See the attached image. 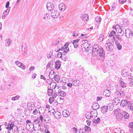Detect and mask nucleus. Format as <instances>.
Segmentation results:
<instances>
[{
	"instance_id": "1",
	"label": "nucleus",
	"mask_w": 133,
	"mask_h": 133,
	"mask_svg": "<svg viewBox=\"0 0 133 133\" xmlns=\"http://www.w3.org/2000/svg\"><path fill=\"white\" fill-rule=\"evenodd\" d=\"M82 50L85 52H87L90 50L92 51V55L95 56L98 55V51L99 48L98 45H94L93 46H91L87 43H85L82 44Z\"/></svg>"
},
{
	"instance_id": "2",
	"label": "nucleus",
	"mask_w": 133,
	"mask_h": 133,
	"mask_svg": "<svg viewBox=\"0 0 133 133\" xmlns=\"http://www.w3.org/2000/svg\"><path fill=\"white\" fill-rule=\"evenodd\" d=\"M114 40L111 38H109L107 41L105 47L107 50L111 51L113 50L114 48Z\"/></svg>"
},
{
	"instance_id": "3",
	"label": "nucleus",
	"mask_w": 133,
	"mask_h": 133,
	"mask_svg": "<svg viewBox=\"0 0 133 133\" xmlns=\"http://www.w3.org/2000/svg\"><path fill=\"white\" fill-rule=\"evenodd\" d=\"M122 76L124 77H128L129 79L130 84H133V76H131V73H129L123 70L122 72Z\"/></svg>"
},
{
	"instance_id": "4",
	"label": "nucleus",
	"mask_w": 133,
	"mask_h": 133,
	"mask_svg": "<svg viewBox=\"0 0 133 133\" xmlns=\"http://www.w3.org/2000/svg\"><path fill=\"white\" fill-rule=\"evenodd\" d=\"M116 91L115 93V95H116V97H117L122 98L125 96V94L124 92L121 90L120 89H116Z\"/></svg>"
},
{
	"instance_id": "5",
	"label": "nucleus",
	"mask_w": 133,
	"mask_h": 133,
	"mask_svg": "<svg viewBox=\"0 0 133 133\" xmlns=\"http://www.w3.org/2000/svg\"><path fill=\"white\" fill-rule=\"evenodd\" d=\"M125 35L126 37L130 38L133 36V33L132 30L129 29H127L125 30Z\"/></svg>"
},
{
	"instance_id": "6",
	"label": "nucleus",
	"mask_w": 133,
	"mask_h": 133,
	"mask_svg": "<svg viewBox=\"0 0 133 133\" xmlns=\"http://www.w3.org/2000/svg\"><path fill=\"white\" fill-rule=\"evenodd\" d=\"M59 14V11L56 9L52 10L51 14V17L54 18H56L58 17Z\"/></svg>"
},
{
	"instance_id": "7",
	"label": "nucleus",
	"mask_w": 133,
	"mask_h": 133,
	"mask_svg": "<svg viewBox=\"0 0 133 133\" xmlns=\"http://www.w3.org/2000/svg\"><path fill=\"white\" fill-rule=\"evenodd\" d=\"M46 8L48 11H51L54 9V5L53 4L51 3H48L46 4Z\"/></svg>"
},
{
	"instance_id": "8",
	"label": "nucleus",
	"mask_w": 133,
	"mask_h": 133,
	"mask_svg": "<svg viewBox=\"0 0 133 133\" xmlns=\"http://www.w3.org/2000/svg\"><path fill=\"white\" fill-rule=\"evenodd\" d=\"M15 63L18 66L21 68L23 69L24 70L25 69V66L20 62L18 61H16L15 62Z\"/></svg>"
},
{
	"instance_id": "9",
	"label": "nucleus",
	"mask_w": 133,
	"mask_h": 133,
	"mask_svg": "<svg viewBox=\"0 0 133 133\" xmlns=\"http://www.w3.org/2000/svg\"><path fill=\"white\" fill-rule=\"evenodd\" d=\"M98 54L99 55V56L101 57H104L105 55V52L102 48H99L98 51Z\"/></svg>"
},
{
	"instance_id": "10",
	"label": "nucleus",
	"mask_w": 133,
	"mask_h": 133,
	"mask_svg": "<svg viewBox=\"0 0 133 133\" xmlns=\"http://www.w3.org/2000/svg\"><path fill=\"white\" fill-rule=\"evenodd\" d=\"M66 7L65 5L63 3H61L58 5L59 9L61 11H64Z\"/></svg>"
},
{
	"instance_id": "11",
	"label": "nucleus",
	"mask_w": 133,
	"mask_h": 133,
	"mask_svg": "<svg viewBox=\"0 0 133 133\" xmlns=\"http://www.w3.org/2000/svg\"><path fill=\"white\" fill-rule=\"evenodd\" d=\"M91 108L94 110L96 111V110L99 108V106L98 103L95 102L93 103V105Z\"/></svg>"
},
{
	"instance_id": "12",
	"label": "nucleus",
	"mask_w": 133,
	"mask_h": 133,
	"mask_svg": "<svg viewBox=\"0 0 133 133\" xmlns=\"http://www.w3.org/2000/svg\"><path fill=\"white\" fill-rule=\"evenodd\" d=\"M119 82L121 87L123 88L126 87L127 86L126 83L124 82L123 81H122V78L119 79Z\"/></svg>"
},
{
	"instance_id": "13",
	"label": "nucleus",
	"mask_w": 133,
	"mask_h": 133,
	"mask_svg": "<svg viewBox=\"0 0 133 133\" xmlns=\"http://www.w3.org/2000/svg\"><path fill=\"white\" fill-rule=\"evenodd\" d=\"M89 17L88 15L86 14H82L81 17L84 21H87L89 20Z\"/></svg>"
},
{
	"instance_id": "14",
	"label": "nucleus",
	"mask_w": 133,
	"mask_h": 133,
	"mask_svg": "<svg viewBox=\"0 0 133 133\" xmlns=\"http://www.w3.org/2000/svg\"><path fill=\"white\" fill-rule=\"evenodd\" d=\"M116 115V119L117 120L120 121L123 119L122 113L120 112L118 113Z\"/></svg>"
},
{
	"instance_id": "15",
	"label": "nucleus",
	"mask_w": 133,
	"mask_h": 133,
	"mask_svg": "<svg viewBox=\"0 0 133 133\" xmlns=\"http://www.w3.org/2000/svg\"><path fill=\"white\" fill-rule=\"evenodd\" d=\"M122 117L125 119H128L129 117V114L126 111H124L122 113Z\"/></svg>"
},
{
	"instance_id": "16",
	"label": "nucleus",
	"mask_w": 133,
	"mask_h": 133,
	"mask_svg": "<svg viewBox=\"0 0 133 133\" xmlns=\"http://www.w3.org/2000/svg\"><path fill=\"white\" fill-rule=\"evenodd\" d=\"M61 62L59 60H57L55 63V68L57 70L59 69L61 66Z\"/></svg>"
},
{
	"instance_id": "17",
	"label": "nucleus",
	"mask_w": 133,
	"mask_h": 133,
	"mask_svg": "<svg viewBox=\"0 0 133 133\" xmlns=\"http://www.w3.org/2000/svg\"><path fill=\"white\" fill-rule=\"evenodd\" d=\"M110 91L109 90H105L103 93V95L106 97H108L110 95Z\"/></svg>"
},
{
	"instance_id": "18",
	"label": "nucleus",
	"mask_w": 133,
	"mask_h": 133,
	"mask_svg": "<svg viewBox=\"0 0 133 133\" xmlns=\"http://www.w3.org/2000/svg\"><path fill=\"white\" fill-rule=\"evenodd\" d=\"M107 107L105 106L102 107L101 108V111L103 114L105 113L108 111V109Z\"/></svg>"
},
{
	"instance_id": "19",
	"label": "nucleus",
	"mask_w": 133,
	"mask_h": 133,
	"mask_svg": "<svg viewBox=\"0 0 133 133\" xmlns=\"http://www.w3.org/2000/svg\"><path fill=\"white\" fill-rule=\"evenodd\" d=\"M128 102H129L126 100H122L120 103V105L122 107L125 106L127 105Z\"/></svg>"
},
{
	"instance_id": "20",
	"label": "nucleus",
	"mask_w": 133,
	"mask_h": 133,
	"mask_svg": "<svg viewBox=\"0 0 133 133\" xmlns=\"http://www.w3.org/2000/svg\"><path fill=\"white\" fill-rule=\"evenodd\" d=\"M58 94L59 95L62 97L65 96L66 95L65 92L63 91H62L61 90L59 89L58 90Z\"/></svg>"
},
{
	"instance_id": "21",
	"label": "nucleus",
	"mask_w": 133,
	"mask_h": 133,
	"mask_svg": "<svg viewBox=\"0 0 133 133\" xmlns=\"http://www.w3.org/2000/svg\"><path fill=\"white\" fill-rule=\"evenodd\" d=\"M107 108L108 109V110H109L110 111H111L113 110V108L114 107V105L113 104L110 103L107 105Z\"/></svg>"
},
{
	"instance_id": "22",
	"label": "nucleus",
	"mask_w": 133,
	"mask_h": 133,
	"mask_svg": "<svg viewBox=\"0 0 133 133\" xmlns=\"http://www.w3.org/2000/svg\"><path fill=\"white\" fill-rule=\"evenodd\" d=\"M54 72L53 70H52L50 72L49 74V77L50 79H52L54 78L55 74L54 75Z\"/></svg>"
},
{
	"instance_id": "23",
	"label": "nucleus",
	"mask_w": 133,
	"mask_h": 133,
	"mask_svg": "<svg viewBox=\"0 0 133 133\" xmlns=\"http://www.w3.org/2000/svg\"><path fill=\"white\" fill-rule=\"evenodd\" d=\"M80 81L77 79L75 80L72 82L73 84L75 86H77L80 84Z\"/></svg>"
},
{
	"instance_id": "24",
	"label": "nucleus",
	"mask_w": 133,
	"mask_h": 133,
	"mask_svg": "<svg viewBox=\"0 0 133 133\" xmlns=\"http://www.w3.org/2000/svg\"><path fill=\"white\" fill-rule=\"evenodd\" d=\"M14 124H10L9 123L8 124V127L6 128L7 129H8L9 130H11L13 129L14 127Z\"/></svg>"
},
{
	"instance_id": "25",
	"label": "nucleus",
	"mask_w": 133,
	"mask_h": 133,
	"mask_svg": "<svg viewBox=\"0 0 133 133\" xmlns=\"http://www.w3.org/2000/svg\"><path fill=\"white\" fill-rule=\"evenodd\" d=\"M48 95L49 96L52 95V94L53 92V90L52 89H48L47 91Z\"/></svg>"
},
{
	"instance_id": "26",
	"label": "nucleus",
	"mask_w": 133,
	"mask_h": 133,
	"mask_svg": "<svg viewBox=\"0 0 133 133\" xmlns=\"http://www.w3.org/2000/svg\"><path fill=\"white\" fill-rule=\"evenodd\" d=\"M115 43L118 49L119 50H121L122 49V46L117 41H116Z\"/></svg>"
},
{
	"instance_id": "27",
	"label": "nucleus",
	"mask_w": 133,
	"mask_h": 133,
	"mask_svg": "<svg viewBox=\"0 0 133 133\" xmlns=\"http://www.w3.org/2000/svg\"><path fill=\"white\" fill-rule=\"evenodd\" d=\"M50 88H52L53 89H55L56 88V84L55 82H51V83L50 84Z\"/></svg>"
},
{
	"instance_id": "28",
	"label": "nucleus",
	"mask_w": 133,
	"mask_h": 133,
	"mask_svg": "<svg viewBox=\"0 0 133 133\" xmlns=\"http://www.w3.org/2000/svg\"><path fill=\"white\" fill-rule=\"evenodd\" d=\"M102 19L99 17H97L95 18V21L98 24L100 23V22L101 21Z\"/></svg>"
},
{
	"instance_id": "29",
	"label": "nucleus",
	"mask_w": 133,
	"mask_h": 133,
	"mask_svg": "<svg viewBox=\"0 0 133 133\" xmlns=\"http://www.w3.org/2000/svg\"><path fill=\"white\" fill-rule=\"evenodd\" d=\"M84 130H85L84 132L85 131L86 132H88L89 131L90 132V131L91 129L87 125H85L84 127Z\"/></svg>"
},
{
	"instance_id": "30",
	"label": "nucleus",
	"mask_w": 133,
	"mask_h": 133,
	"mask_svg": "<svg viewBox=\"0 0 133 133\" xmlns=\"http://www.w3.org/2000/svg\"><path fill=\"white\" fill-rule=\"evenodd\" d=\"M118 32L119 34H118L119 36L121 37L123 36L124 34L123 31L122 30L121 28L120 30H119Z\"/></svg>"
},
{
	"instance_id": "31",
	"label": "nucleus",
	"mask_w": 133,
	"mask_h": 133,
	"mask_svg": "<svg viewBox=\"0 0 133 133\" xmlns=\"http://www.w3.org/2000/svg\"><path fill=\"white\" fill-rule=\"evenodd\" d=\"M63 116L65 117H67L69 115V112L68 111H63Z\"/></svg>"
},
{
	"instance_id": "32",
	"label": "nucleus",
	"mask_w": 133,
	"mask_h": 133,
	"mask_svg": "<svg viewBox=\"0 0 133 133\" xmlns=\"http://www.w3.org/2000/svg\"><path fill=\"white\" fill-rule=\"evenodd\" d=\"M54 78L55 81L57 82H58L60 79L59 76L57 74L55 75Z\"/></svg>"
},
{
	"instance_id": "33",
	"label": "nucleus",
	"mask_w": 133,
	"mask_h": 133,
	"mask_svg": "<svg viewBox=\"0 0 133 133\" xmlns=\"http://www.w3.org/2000/svg\"><path fill=\"white\" fill-rule=\"evenodd\" d=\"M53 62L51 63L50 62H49L47 64L46 66V68L48 69L50 67H52L53 66Z\"/></svg>"
},
{
	"instance_id": "34",
	"label": "nucleus",
	"mask_w": 133,
	"mask_h": 133,
	"mask_svg": "<svg viewBox=\"0 0 133 133\" xmlns=\"http://www.w3.org/2000/svg\"><path fill=\"white\" fill-rule=\"evenodd\" d=\"M10 9V7H9L3 13V15H7L8 14Z\"/></svg>"
},
{
	"instance_id": "35",
	"label": "nucleus",
	"mask_w": 133,
	"mask_h": 133,
	"mask_svg": "<svg viewBox=\"0 0 133 133\" xmlns=\"http://www.w3.org/2000/svg\"><path fill=\"white\" fill-rule=\"evenodd\" d=\"M49 101L50 104H52L54 101V99L53 97H51L49 99Z\"/></svg>"
},
{
	"instance_id": "36",
	"label": "nucleus",
	"mask_w": 133,
	"mask_h": 133,
	"mask_svg": "<svg viewBox=\"0 0 133 133\" xmlns=\"http://www.w3.org/2000/svg\"><path fill=\"white\" fill-rule=\"evenodd\" d=\"M119 36H120L119 35H116L115 36H114L113 37L114 39V40L116 39L117 38L119 40L121 41L122 40V38L120 37Z\"/></svg>"
},
{
	"instance_id": "37",
	"label": "nucleus",
	"mask_w": 133,
	"mask_h": 133,
	"mask_svg": "<svg viewBox=\"0 0 133 133\" xmlns=\"http://www.w3.org/2000/svg\"><path fill=\"white\" fill-rule=\"evenodd\" d=\"M115 32L114 30H112L110 32V33L109 34V37L115 35Z\"/></svg>"
},
{
	"instance_id": "38",
	"label": "nucleus",
	"mask_w": 133,
	"mask_h": 133,
	"mask_svg": "<svg viewBox=\"0 0 133 133\" xmlns=\"http://www.w3.org/2000/svg\"><path fill=\"white\" fill-rule=\"evenodd\" d=\"M113 131H115L117 133H121V130L119 128H115L113 130Z\"/></svg>"
},
{
	"instance_id": "39",
	"label": "nucleus",
	"mask_w": 133,
	"mask_h": 133,
	"mask_svg": "<svg viewBox=\"0 0 133 133\" xmlns=\"http://www.w3.org/2000/svg\"><path fill=\"white\" fill-rule=\"evenodd\" d=\"M5 41L7 44H8V46L11 43L12 41L9 38L6 40Z\"/></svg>"
},
{
	"instance_id": "40",
	"label": "nucleus",
	"mask_w": 133,
	"mask_h": 133,
	"mask_svg": "<svg viewBox=\"0 0 133 133\" xmlns=\"http://www.w3.org/2000/svg\"><path fill=\"white\" fill-rule=\"evenodd\" d=\"M20 96L18 95H17L15 97H14L12 98L11 99L13 101H15L19 99Z\"/></svg>"
},
{
	"instance_id": "41",
	"label": "nucleus",
	"mask_w": 133,
	"mask_h": 133,
	"mask_svg": "<svg viewBox=\"0 0 133 133\" xmlns=\"http://www.w3.org/2000/svg\"><path fill=\"white\" fill-rule=\"evenodd\" d=\"M60 39H57L56 41L54 42L53 44L55 45H57L59 43H60Z\"/></svg>"
},
{
	"instance_id": "42",
	"label": "nucleus",
	"mask_w": 133,
	"mask_h": 133,
	"mask_svg": "<svg viewBox=\"0 0 133 133\" xmlns=\"http://www.w3.org/2000/svg\"><path fill=\"white\" fill-rule=\"evenodd\" d=\"M23 45H22V50L23 52H24L25 54H26V47L25 46L24 47V49L23 48Z\"/></svg>"
},
{
	"instance_id": "43",
	"label": "nucleus",
	"mask_w": 133,
	"mask_h": 133,
	"mask_svg": "<svg viewBox=\"0 0 133 133\" xmlns=\"http://www.w3.org/2000/svg\"><path fill=\"white\" fill-rule=\"evenodd\" d=\"M69 50V49L68 47H65L64 48V51L65 52L67 53Z\"/></svg>"
},
{
	"instance_id": "44",
	"label": "nucleus",
	"mask_w": 133,
	"mask_h": 133,
	"mask_svg": "<svg viewBox=\"0 0 133 133\" xmlns=\"http://www.w3.org/2000/svg\"><path fill=\"white\" fill-rule=\"evenodd\" d=\"M38 114V111L37 110L35 109L32 112V114L34 115H37Z\"/></svg>"
},
{
	"instance_id": "45",
	"label": "nucleus",
	"mask_w": 133,
	"mask_h": 133,
	"mask_svg": "<svg viewBox=\"0 0 133 133\" xmlns=\"http://www.w3.org/2000/svg\"><path fill=\"white\" fill-rule=\"evenodd\" d=\"M78 132L79 133H84L85 132L83 128H80L79 129Z\"/></svg>"
},
{
	"instance_id": "46",
	"label": "nucleus",
	"mask_w": 133,
	"mask_h": 133,
	"mask_svg": "<svg viewBox=\"0 0 133 133\" xmlns=\"http://www.w3.org/2000/svg\"><path fill=\"white\" fill-rule=\"evenodd\" d=\"M49 16V15L47 14H45L43 16V18L44 19H48V16Z\"/></svg>"
},
{
	"instance_id": "47",
	"label": "nucleus",
	"mask_w": 133,
	"mask_h": 133,
	"mask_svg": "<svg viewBox=\"0 0 133 133\" xmlns=\"http://www.w3.org/2000/svg\"><path fill=\"white\" fill-rule=\"evenodd\" d=\"M58 57H59L60 58H61L62 56V53L61 52H59L57 55Z\"/></svg>"
},
{
	"instance_id": "48",
	"label": "nucleus",
	"mask_w": 133,
	"mask_h": 133,
	"mask_svg": "<svg viewBox=\"0 0 133 133\" xmlns=\"http://www.w3.org/2000/svg\"><path fill=\"white\" fill-rule=\"evenodd\" d=\"M9 1H8L6 3V5H5V7L6 8H8L9 7Z\"/></svg>"
},
{
	"instance_id": "49",
	"label": "nucleus",
	"mask_w": 133,
	"mask_h": 133,
	"mask_svg": "<svg viewBox=\"0 0 133 133\" xmlns=\"http://www.w3.org/2000/svg\"><path fill=\"white\" fill-rule=\"evenodd\" d=\"M73 44L75 48H76L78 47V43L73 42Z\"/></svg>"
},
{
	"instance_id": "50",
	"label": "nucleus",
	"mask_w": 133,
	"mask_h": 133,
	"mask_svg": "<svg viewBox=\"0 0 133 133\" xmlns=\"http://www.w3.org/2000/svg\"><path fill=\"white\" fill-rule=\"evenodd\" d=\"M76 31H75L73 33V35L72 36L73 37H76L78 35V34H76Z\"/></svg>"
},
{
	"instance_id": "51",
	"label": "nucleus",
	"mask_w": 133,
	"mask_h": 133,
	"mask_svg": "<svg viewBox=\"0 0 133 133\" xmlns=\"http://www.w3.org/2000/svg\"><path fill=\"white\" fill-rule=\"evenodd\" d=\"M103 35H101L99 37V41H102L103 39Z\"/></svg>"
},
{
	"instance_id": "52",
	"label": "nucleus",
	"mask_w": 133,
	"mask_h": 133,
	"mask_svg": "<svg viewBox=\"0 0 133 133\" xmlns=\"http://www.w3.org/2000/svg\"><path fill=\"white\" fill-rule=\"evenodd\" d=\"M20 128H21V131L22 133H24L25 131V129L24 128L22 127H21Z\"/></svg>"
},
{
	"instance_id": "53",
	"label": "nucleus",
	"mask_w": 133,
	"mask_h": 133,
	"mask_svg": "<svg viewBox=\"0 0 133 133\" xmlns=\"http://www.w3.org/2000/svg\"><path fill=\"white\" fill-rule=\"evenodd\" d=\"M129 127L130 128H132L133 130V123L132 122L130 123Z\"/></svg>"
},
{
	"instance_id": "54",
	"label": "nucleus",
	"mask_w": 133,
	"mask_h": 133,
	"mask_svg": "<svg viewBox=\"0 0 133 133\" xmlns=\"http://www.w3.org/2000/svg\"><path fill=\"white\" fill-rule=\"evenodd\" d=\"M126 0H119V2L120 3L122 4L126 1Z\"/></svg>"
},
{
	"instance_id": "55",
	"label": "nucleus",
	"mask_w": 133,
	"mask_h": 133,
	"mask_svg": "<svg viewBox=\"0 0 133 133\" xmlns=\"http://www.w3.org/2000/svg\"><path fill=\"white\" fill-rule=\"evenodd\" d=\"M72 83H68L67 85L68 87L71 88L72 87Z\"/></svg>"
},
{
	"instance_id": "56",
	"label": "nucleus",
	"mask_w": 133,
	"mask_h": 133,
	"mask_svg": "<svg viewBox=\"0 0 133 133\" xmlns=\"http://www.w3.org/2000/svg\"><path fill=\"white\" fill-rule=\"evenodd\" d=\"M35 69V67L34 66L30 67L29 69V70L30 71L34 70Z\"/></svg>"
},
{
	"instance_id": "57",
	"label": "nucleus",
	"mask_w": 133,
	"mask_h": 133,
	"mask_svg": "<svg viewBox=\"0 0 133 133\" xmlns=\"http://www.w3.org/2000/svg\"><path fill=\"white\" fill-rule=\"evenodd\" d=\"M100 121L101 120L100 118L99 117H98L96 120V124L99 123Z\"/></svg>"
},
{
	"instance_id": "58",
	"label": "nucleus",
	"mask_w": 133,
	"mask_h": 133,
	"mask_svg": "<svg viewBox=\"0 0 133 133\" xmlns=\"http://www.w3.org/2000/svg\"><path fill=\"white\" fill-rule=\"evenodd\" d=\"M85 116L88 119H90V115H89V114L87 113L86 114Z\"/></svg>"
},
{
	"instance_id": "59",
	"label": "nucleus",
	"mask_w": 133,
	"mask_h": 133,
	"mask_svg": "<svg viewBox=\"0 0 133 133\" xmlns=\"http://www.w3.org/2000/svg\"><path fill=\"white\" fill-rule=\"evenodd\" d=\"M114 101L115 102V104H116V102H118V101H120L118 99V98H115V99H114Z\"/></svg>"
},
{
	"instance_id": "60",
	"label": "nucleus",
	"mask_w": 133,
	"mask_h": 133,
	"mask_svg": "<svg viewBox=\"0 0 133 133\" xmlns=\"http://www.w3.org/2000/svg\"><path fill=\"white\" fill-rule=\"evenodd\" d=\"M115 8V6H111V8L110 9L111 11H112L114 10Z\"/></svg>"
},
{
	"instance_id": "61",
	"label": "nucleus",
	"mask_w": 133,
	"mask_h": 133,
	"mask_svg": "<svg viewBox=\"0 0 133 133\" xmlns=\"http://www.w3.org/2000/svg\"><path fill=\"white\" fill-rule=\"evenodd\" d=\"M61 113L57 111V112H56L55 115H57L58 116H60L61 115Z\"/></svg>"
},
{
	"instance_id": "62",
	"label": "nucleus",
	"mask_w": 133,
	"mask_h": 133,
	"mask_svg": "<svg viewBox=\"0 0 133 133\" xmlns=\"http://www.w3.org/2000/svg\"><path fill=\"white\" fill-rule=\"evenodd\" d=\"M73 130L74 131L75 133H76L77 132V129L76 128L73 127L72 128Z\"/></svg>"
},
{
	"instance_id": "63",
	"label": "nucleus",
	"mask_w": 133,
	"mask_h": 133,
	"mask_svg": "<svg viewBox=\"0 0 133 133\" xmlns=\"http://www.w3.org/2000/svg\"><path fill=\"white\" fill-rule=\"evenodd\" d=\"M87 125L89 126H90L91 124V122L89 120H87L86 121Z\"/></svg>"
},
{
	"instance_id": "64",
	"label": "nucleus",
	"mask_w": 133,
	"mask_h": 133,
	"mask_svg": "<svg viewBox=\"0 0 133 133\" xmlns=\"http://www.w3.org/2000/svg\"><path fill=\"white\" fill-rule=\"evenodd\" d=\"M130 108L131 110L133 111V104H131L130 105Z\"/></svg>"
}]
</instances>
